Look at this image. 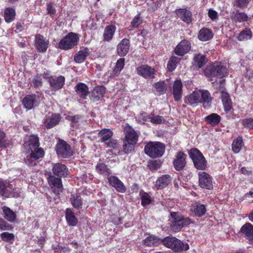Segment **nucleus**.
<instances>
[{"mask_svg": "<svg viewBox=\"0 0 253 253\" xmlns=\"http://www.w3.org/2000/svg\"><path fill=\"white\" fill-rule=\"evenodd\" d=\"M129 48V42L126 39H124L120 42L117 46V52L120 56L126 55Z\"/></svg>", "mask_w": 253, "mask_h": 253, "instance_id": "obj_22", "label": "nucleus"}, {"mask_svg": "<svg viewBox=\"0 0 253 253\" xmlns=\"http://www.w3.org/2000/svg\"><path fill=\"white\" fill-rule=\"evenodd\" d=\"M96 170L98 173L106 176H108L111 173L110 169L103 163L98 164L96 166Z\"/></svg>", "mask_w": 253, "mask_h": 253, "instance_id": "obj_43", "label": "nucleus"}, {"mask_svg": "<svg viewBox=\"0 0 253 253\" xmlns=\"http://www.w3.org/2000/svg\"><path fill=\"white\" fill-rule=\"evenodd\" d=\"M186 155L183 152H178L173 162V165L175 169L180 170L185 167L186 164L185 159Z\"/></svg>", "mask_w": 253, "mask_h": 253, "instance_id": "obj_16", "label": "nucleus"}, {"mask_svg": "<svg viewBox=\"0 0 253 253\" xmlns=\"http://www.w3.org/2000/svg\"><path fill=\"white\" fill-rule=\"evenodd\" d=\"M0 237L5 242H10L13 240L14 236L12 233L5 232L1 234Z\"/></svg>", "mask_w": 253, "mask_h": 253, "instance_id": "obj_53", "label": "nucleus"}, {"mask_svg": "<svg viewBox=\"0 0 253 253\" xmlns=\"http://www.w3.org/2000/svg\"><path fill=\"white\" fill-rule=\"evenodd\" d=\"M142 23V19L139 15L136 16L131 22V25L132 28H137Z\"/></svg>", "mask_w": 253, "mask_h": 253, "instance_id": "obj_57", "label": "nucleus"}, {"mask_svg": "<svg viewBox=\"0 0 253 253\" xmlns=\"http://www.w3.org/2000/svg\"><path fill=\"white\" fill-rule=\"evenodd\" d=\"M145 153L152 158L162 157L165 151V145L159 142L148 143L144 148Z\"/></svg>", "mask_w": 253, "mask_h": 253, "instance_id": "obj_7", "label": "nucleus"}, {"mask_svg": "<svg viewBox=\"0 0 253 253\" xmlns=\"http://www.w3.org/2000/svg\"><path fill=\"white\" fill-rule=\"evenodd\" d=\"M32 82L34 86L39 87L42 84V79L40 77H36L33 79Z\"/></svg>", "mask_w": 253, "mask_h": 253, "instance_id": "obj_62", "label": "nucleus"}, {"mask_svg": "<svg viewBox=\"0 0 253 253\" xmlns=\"http://www.w3.org/2000/svg\"><path fill=\"white\" fill-rule=\"evenodd\" d=\"M208 16L213 21L217 19L218 18V13L212 9H209Z\"/></svg>", "mask_w": 253, "mask_h": 253, "instance_id": "obj_59", "label": "nucleus"}, {"mask_svg": "<svg viewBox=\"0 0 253 253\" xmlns=\"http://www.w3.org/2000/svg\"><path fill=\"white\" fill-rule=\"evenodd\" d=\"M178 16L184 22L189 23L191 21V13L190 11L185 9H180L177 12Z\"/></svg>", "mask_w": 253, "mask_h": 253, "instance_id": "obj_39", "label": "nucleus"}, {"mask_svg": "<svg viewBox=\"0 0 253 253\" xmlns=\"http://www.w3.org/2000/svg\"><path fill=\"white\" fill-rule=\"evenodd\" d=\"M249 0H235V3L240 7H244L248 5Z\"/></svg>", "mask_w": 253, "mask_h": 253, "instance_id": "obj_61", "label": "nucleus"}, {"mask_svg": "<svg viewBox=\"0 0 253 253\" xmlns=\"http://www.w3.org/2000/svg\"><path fill=\"white\" fill-rule=\"evenodd\" d=\"M40 101V96L38 95H28L23 99L22 103L24 108L29 110L38 106Z\"/></svg>", "mask_w": 253, "mask_h": 253, "instance_id": "obj_10", "label": "nucleus"}, {"mask_svg": "<svg viewBox=\"0 0 253 253\" xmlns=\"http://www.w3.org/2000/svg\"><path fill=\"white\" fill-rule=\"evenodd\" d=\"M141 199V204L143 206L149 205L152 201L150 196L146 192H141L140 193Z\"/></svg>", "mask_w": 253, "mask_h": 253, "instance_id": "obj_47", "label": "nucleus"}, {"mask_svg": "<svg viewBox=\"0 0 253 253\" xmlns=\"http://www.w3.org/2000/svg\"><path fill=\"white\" fill-rule=\"evenodd\" d=\"M60 120L59 114L48 113L44 119V124L47 128H50L58 124Z\"/></svg>", "mask_w": 253, "mask_h": 253, "instance_id": "obj_14", "label": "nucleus"}, {"mask_svg": "<svg viewBox=\"0 0 253 253\" xmlns=\"http://www.w3.org/2000/svg\"><path fill=\"white\" fill-rule=\"evenodd\" d=\"M116 27L114 25L107 26L104 31L103 38L105 41H110L114 35Z\"/></svg>", "mask_w": 253, "mask_h": 253, "instance_id": "obj_31", "label": "nucleus"}, {"mask_svg": "<svg viewBox=\"0 0 253 253\" xmlns=\"http://www.w3.org/2000/svg\"><path fill=\"white\" fill-rule=\"evenodd\" d=\"M221 121V117L216 113H212L205 117V121L211 126L217 125Z\"/></svg>", "mask_w": 253, "mask_h": 253, "instance_id": "obj_34", "label": "nucleus"}, {"mask_svg": "<svg viewBox=\"0 0 253 253\" xmlns=\"http://www.w3.org/2000/svg\"><path fill=\"white\" fill-rule=\"evenodd\" d=\"M162 243L166 247L171 249L175 252L187 251L189 248L188 244L183 243L180 240L172 236H169L162 239Z\"/></svg>", "mask_w": 253, "mask_h": 253, "instance_id": "obj_6", "label": "nucleus"}, {"mask_svg": "<svg viewBox=\"0 0 253 253\" xmlns=\"http://www.w3.org/2000/svg\"><path fill=\"white\" fill-rule=\"evenodd\" d=\"M54 174L59 177H55L50 175L48 181L52 191L55 194H59L62 190V184L61 177L66 176L68 174V169L66 167L61 163H57L53 165L52 168Z\"/></svg>", "mask_w": 253, "mask_h": 253, "instance_id": "obj_3", "label": "nucleus"}, {"mask_svg": "<svg viewBox=\"0 0 253 253\" xmlns=\"http://www.w3.org/2000/svg\"><path fill=\"white\" fill-rule=\"evenodd\" d=\"M79 38L77 34L69 33L59 42L58 47L63 50H68L74 47L78 42Z\"/></svg>", "mask_w": 253, "mask_h": 253, "instance_id": "obj_9", "label": "nucleus"}, {"mask_svg": "<svg viewBox=\"0 0 253 253\" xmlns=\"http://www.w3.org/2000/svg\"><path fill=\"white\" fill-rule=\"evenodd\" d=\"M207 60L205 56L198 54L194 57V64L199 68H201L206 63Z\"/></svg>", "mask_w": 253, "mask_h": 253, "instance_id": "obj_42", "label": "nucleus"}, {"mask_svg": "<svg viewBox=\"0 0 253 253\" xmlns=\"http://www.w3.org/2000/svg\"><path fill=\"white\" fill-rule=\"evenodd\" d=\"M179 60V58L176 56H172L169 61L167 65L168 69L169 71H173L175 68L176 64Z\"/></svg>", "mask_w": 253, "mask_h": 253, "instance_id": "obj_46", "label": "nucleus"}, {"mask_svg": "<svg viewBox=\"0 0 253 253\" xmlns=\"http://www.w3.org/2000/svg\"><path fill=\"white\" fill-rule=\"evenodd\" d=\"M80 117L79 116H74L69 117L68 119L71 121V126L73 129L75 128L79 125L78 123L80 120Z\"/></svg>", "mask_w": 253, "mask_h": 253, "instance_id": "obj_54", "label": "nucleus"}, {"mask_svg": "<svg viewBox=\"0 0 253 253\" xmlns=\"http://www.w3.org/2000/svg\"><path fill=\"white\" fill-rule=\"evenodd\" d=\"M16 12L14 9L11 7H7L4 11V18L7 23L12 22L15 17Z\"/></svg>", "mask_w": 253, "mask_h": 253, "instance_id": "obj_36", "label": "nucleus"}, {"mask_svg": "<svg viewBox=\"0 0 253 253\" xmlns=\"http://www.w3.org/2000/svg\"><path fill=\"white\" fill-rule=\"evenodd\" d=\"M232 21L234 22H244L247 21L248 16L246 14L241 12H236L234 15L231 17Z\"/></svg>", "mask_w": 253, "mask_h": 253, "instance_id": "obj_45", "label": "nucleus"}, {"mask_svg": "<svg viewBox=\"0 0 253 253\" xmlns=\"http://www.w3.org/2000/svg\"><path fill=\"white\" fill-rule=\"evenodd\" d=\"M136 119L139 122L142 124L150 122V115H148L146 113H142L137 116Z\"/></svg>", "mask_w": 253, "mask_h": 253, "instance_id": "obj_50", "label": "nucleus"}, {"mask_svg": "<svg viewBox=\"0 0 253 253\" xmlns=\"http://www.w3.org/2000/svg\"><path fill=\"white\" fill-rule=\"evenodd\" d=\"M24 147L27 153H30V159H28L26 163L30 166L36 165V161L42 158L44 155L43 149L39 148V139L36 135L29 137L28 141L25 142Z\"/></svg>", "mask_w": 253, "mask_h": 253, "instance_id": "obj_1", "label": "nucleus"}, {"mask_svg": "<svg viewBox=\"0 0 253 253\" xmlns=\"http://www.w3.org/2000/svg\"><path fill=\"white\" fill-rule=\"evenodd\" d=\"M56 153L62 157L66 158L72 155L70 146L64 140H60L56 145Z\"/></svg>", "mask_w": 253, "mask_h": 253, "instance_id": "obj_11", "label": "nucleus"}, {"mask_svg": "<svg viewBox=\"0 0 253 253\" xmlns=\"http://www.w3.org/2000/svg\"><path fill=\"white\" fill-rule=\"evenodd\" d=\"M105 92V88L102 86H96L92 91L91 94V99L93 101L98 100L102 97Z\"/></svg>", "mask_w": 253, "mask_h": 253, "instance_id": "obj_25", "label": "nucleus"}, {"mask_svg": "<svg viewBox=\"0 0 253 253\" xmlns=\"http://www.w3.org/2000/svg\"><path fill=\"white\" fill-rule=\"evenodd\" d=\"M191 48L190 42L187 40H182L174 49L175 53L179 56H183L187 53Z\"/></svg>", "mask_w": 253, "mask_h": 253, "instance_id": "obj_15", "label": "nucleus"}, {"mask_svg": "<svg viewBox=\"0 0 253 253\" xmlns=\"http://www.w3.org/2000/svg\"><path fill=\"white\" fill-rule=\"evenodd\" d=\"M135 143L124 140V151L126 153H129L134 149V146Z\"/></svg>", "mask_w": 253, "mask_h": 253, "instance_id": "obj_52", "label": "nucleus"}, {"mask_svg": "<svg viewBox=\"0 0 253 253\" xmlns=\"http://www.w3.org/2000/svg\"><path fill=\"white\" fill-rule=\"evenodd\" d=\"M169 220L170 229L174 232H179L184 226L192 222L189 218H184L180 213L177 212H171Z\"/></svg>", "mask_w": 253, "mask_h": 253, "instance_id": "obj_5", "label": "nucleus"}, {"mask_svg": "<svg viewBox=\"0 0 253 253\" xmlns=\"http://www.w3.org/2000/svg\"><path fill=\"white\" fill-rule=\"evenodd\" d=\"M125 131L126 136L125 140L136 144L138 140V134L130 127H126Z\"/></svg>", "mask_w": 253, "mask_h": 253, "instance_id": "obj_24", "label": "nucleus"}, {"mask_svg": "<svg viewBox=\"0 0 253 253\" xmlns=\"http://www.w3.org/2000/svg\"><path fill=\"white\" fill-rule=\"evenodd\" d=\"M107 147L113 148L114 150L118 149L119 144L116 140L111 139L105 143Z\"/></svg>", "mask_w": 253, "mask_h": 253, "instance_id": "obj_55", "label": "nucleus"}, {"mask_svg": "<svg viewBox=\"0 0 253 253\" xmlns=\"http://www.w3.org/2000/svg\"><path fill=\"white\" fill-rule=\"evenodd\" d=\"M8 197L12 196L13 197H18L20 196V190L19 188L14 189L12 186V189L9 190Z\"/></svg>", "mask_w": 253, "mask_h": 253, "instance_id": "obj_60", "label": "nucleus"}, {"mask_svg": "<svg viewBox=\"0 0 253 253\" xmlns=\"http://www.w3.org/2000/svg\"><path fill=\"white\" fill-rule=\"evenodd\" d=\"M232 150L235 153H238L243 146V140L241 137H238L232 143Z\"/></svg>", "mask_w": 253, "mask_h": 253, "instance_id": "obj_44", "label": "nucleus"}, {"mask_svg": "<svg viewBox=\"0 0 253 253\" xmlns=\"http://www.w3.org/2000/svg\"><path fill=\"white\" fill-rule=\"evenodd\" d=\"M199 185L201 187L207 189H211L212 188L211 177L208 173L202 171L198 174Z\"/></svg>", "mask_w": 253, "mask_h": 253, "instance_id": "obj_12", "label": "nucleus"}, {"mask_svg": "<svg viewBox=\"0 0 253 253\" xmlns=\"http://www.w3.org/2000/svg\"><path fill=\"white\" fill-rule=\"evenodd\" d=\"M36 47L38 51L44 52L48 47V41L43 36L38 35L36 37Z\"/></svg>", "mask_w": 253, "mask_h": 253, "instance_id": "obj_21", "label": "nucleus"}, {"mask_svg": "<svg viewBox=\"0 0 253 253\" xmlns=\"http://www.w3.org/2000/svg\"><path fill=\"white\" fill-rule=\"evenodd\" d=\"M109 184L117 191L124 193L126 188L123 182L116 176H111L108 178Z\"/></svg>", "mask_w": 253, "mask_h": 253, "instance_id": "obj_18", "label": "nucleus"}, {"mask_svg": "<svg viewBox=\"0 0 253 253\" xmlns=\"http://www.w3.org/2000/svg\"><path fill=\"white\" fill-rule=\"evenodd\" d=\"M66 221L69 226H75L78 223V219L71 209H67L65 212Z\"/></svg>", "mask_w": 253, "mask_h": 253, "instance_id": "obj_26", "label": "nucleus"}, {"mask_svg": "<svg viewBox=\"0 0 253 253\" xmlns=\"http://www.w3.org/2000/svg\"><path fill=\"white\" fill-rule=\"evenodd\" d=\"M192 211L196 215L202 216L205 214L207 210L205 205L196 203L193 205Z\"/></svg>", "mask_w": 253, "mask_h": 253, "instance_id": "obj_35", "label": "nucleus"}, {"mask_svg": "<svg viewBox=\"0 0 253 253\" xmlns=\"http://www.w3.org/2000/svg\"><path fill=\"white\" fill-rule=\"evenodd\" d=\"M76 90L77 94L83 99L86 98L88 94V88L87 86L84 83H80L76 85Z\"/></svg>", "mask_w": 253, "mask_h": 253, "instance_id": "obj_27", "label": "nucleus"}, {"mask_svg": "<svg viewBox=\"0 0 253 253\" xmlns=\"http://www.w3.org/2000/svg\"><path fill=\"white\" fill-rule=\"evenodd\" d=\"M49 82L51 89L53 90H57L63 87L65 82V78L62 76L51 77L49 79Z\"/></svg>", "mask_w": 253, "mask_h": 253, "instance_id": "obj_19", "label": "nucleus"}, {"mask_svg": "<svg viewBox=\"0 0 253 253\" xmlns=\"http://www.w3.org/2000/svg\"><path fill=\"white\" fill-rule=\"evenodd\" d=\"M125 59L124 58H120L117 62L116 65L114 70L115 75L119 74L124 66Z\"/></svg>", "mask_w": 253, "mask_h": 253, "instance_id": "obj_49", "label": "nucleus"}, {"mask_svg": "<svg viewBox=\"0 0 253 253\" xmlns=\"http://www.w3.org/2000/svg\"><path fill=\"white\" fill-rule=\"evenodd\" d=\"M252 37V32L250 30L246 29L242 31L239 36L238 40L240 41L249 40Z\"/></svg>", "mask_w": 253, "mask_h": 253, "instance_id": "obj_48", "label": "nucleus"}, {"mask_svg": "<svg viewBox=\"0 0 253 253\" xmlns=\"http://www.w3.org/2000/svg\"><path fill=\"white\" fill-rule=\"evenodd\" d=\"M213 34L211 30L208 28H203L200 30L198 34L199 40L205 42L212 38Z\"/></svg>", "mask_w": 253, "mask_h": 253, "instance_id": "obj_28", "label": "nucleus"}, {"mask_svg": "<svg viewBox=\"0 0 253 253\" xmlns=\"http://www.w3.org/2000/svg\"><path fill=\"white\" fill-rule=\"evenodd\" d=\"M212 98L210 92L204 89H196L185 98V102L193 106L203 103L205 108H209L211 104Z\"/></svg>", "mask_w": 253, "mask_h": 253, "instance_id": "obj_2", "label": "nucleus"}, {"mask_svg": "<svg viewBox=\"0 0 253 253\" xmlns=\"http://www.w3.org/2000/svg\"><path fill=\"white\" fill-rule=\"evenodd\" d=\"M4 218L10 222L14 221L16 218V214L9 208L3 207L2 208Z\"/></svg>", "mask_w": 253, "mask_h": 253, "instance_id": "obj_41", "label": "nucleus"}, {"mask_svg": "<svg viewBox=\"0 0 253 253\" xmlns=\"http://www.w3.org/2000/svg\"><path fill=\"white\" fill-rule=\"evenodd\" d=\"M136 71L138 75L146 79L155 77V69L147 65H143L137 67Z\"/></svg>", "mask_w": 253, "mask_h": 253, "instance_id": "obj_13", "label": "nucleus"}, {"mask_svg": "<svg viewBox=\"0 0 253 253\" xmlns=\"http://www.w3.org/2000/svg\"><path fill=\"white\" fill-rule=\"evenodd\" d=\"M195 167L198 169L204 170L207 167V161L203 154L197 149L193 148L189 152Z\"/></svg>", "mask_w": 253, "mask_h": 253, "instance_id": "obj_8", "label": "nucleus"}, {"mask_svg": "<svg viewBox=\"0 0 253 253\" xmlns=\"http://www.w3.org/2000/svg\"><path fill=\"white\" fill-rule=\"evenodd\" d=\"M11 228V226L3 219H0V229L2 230H8Z\"/></svg>", "mask_w": 253, "mask_h": 253, "instance_id": "obj_58", "label": "nucleus"}, {"mask_svg": "<svg viewBox=\"0 0 253 253\" xmlns=\"http://www.w3.org/2000/svg\"><path fill=\"white\" fill-rule=\"evenodd\" d=\"M162 243V239L155 236H149L144 240V244L147 246H157Z\"/></svg>", "mask_w": 253, "mask_h": 253, "instance_id": "obj_37", "label": "nucleus"}, {"mask_svg": "<svg viewBox=\"0 0 253 253\" xmlns=\"http://www.w3.org/2000/svg\"><path fill=\"white\" fill-rule=\"evenodd\" d=\"M150 169H156L159 168V164L156 161H152L150 164Z\"/></svg>", "mask_w": 253, "mask_h": 253, "instance_id": "obj_64", "label": "nucleus"}, {"mask_svg": "<svg viewBox=\"0 0 253 253\" xmlns=\"http://www.w3.org/2000/svg\"><path fill=\"white\" fill-rule=\"evenodd\" d=\"M12 189V185L6 181L0 180V194L3 197H8L9 190Z\"/></svg>", "mask_w": 253, "mask_h": 253, "instance_id": "obj_32", "label": "nucleus"}, {"mask_svg": "<svg viewBox=\"0 0 253 253\" xmlns=\"http://www.w3.org/2000/svg\"><path fill=\"white\" fill-rule=\"evenodd\" d=\"M171 181V177L168 174L159 177L156 181L155 186L159 189L168 186Z\"/></svg>", "mask_w": 253, "mask_h": 253, "instance_id": "obj_23", "label": "nucleus"}, {"mask_svg": "<svg viewBox=\"0 0 253 253\" xmlns=\"http://www.w3.org/2000/svg\"><path fill=\"white\" fill-rule=\"evenodd\" d=\"M70 202L72 205L76 209H79L82 208L84 203L83 200L80 195L78 194H73L71 195Z\"/></svg>", "mask_w": 253, "mask_h": 253, "instance_id": "obj_30", "label": "nucleus"}, {"mask_svg": "<svg viewBox=\"0 0 253 253\" xmlns=\"http://www.w3.org/2000/svg\"><path fill=\"white\" fill-rule=\"evenodd\" d=\"M205 74L207 76L211 78V81L213 82L212 84L219 83L222 84L225 81L223 78L228 75V71L226 68L221 63L215 62L206 69Z\"/></svg>", "mask_w": 253, "mask_h": 253, "instance_id": "obj_4", "label": "nucleus"}, {"mask_svg": "<svg viewBox=\"0 0 253 253\" xmlns=\"http://www.w3.org/2000/svg\"><path fill=\"white\" fill-rule=\"evenodd\" d=\"M154 91L158 95H161L165 93L167 86L164 81H159L153 84Z\"/></svg>", "mask_w": 253, "mask_h": 253, "instance_id": "obj_33", "label": "nucleus"}, {"mask_svg": "<svg viewBox=\"0 0 253 253\" xmlns=\"http://www.w3.org/2000/svg\"><path fill=\"white\" fill-rule=\"evenodd\" d=\"M240 232L245 236L251 243L253 244V225L246 223L240 229Z\"/></svg>", "mask_w": 253, "mask_h": 253, "instance_id": "obj_20", "label": "nucleus"}, {"mask_svg": "<svg viewBox=\"0 0 253 253\" xmlns=\"http://www.w3.org/2000/svg\"><path fill=\"white\" fill-rule=\"evenodd\" d=\"M221 97L225 111H230L232 108V102L228 93L224 90H222Z\"/></svg>", "mask_w": 253, "mask_h": 253, "instance_id": "obj_29", "label": "nucleus"}, {"mask_svg": "<svg viewBox=\"0 0 253 253\" xmlns=\"http://www.w3.org/2000/svg\"><path fill=\"white\" fill-rule=\"evenodd\" d=\"M99 135L101 137V142L105 143L111 139L113 132L110 129H104L99 131Z\"/></svg>", "mask_w": 253, "mask_h": 253, "instance_id": "obj_40", "label": "nucleus"}, {"mask_svg": "<svg viewBox=\"0 0 253 253\" xmlns=\"http://www.w3.org/2000/svg\"><path fill=\"white\" fill-rule=\"evenodd\" d=\"M47 10L48 13L50 15H53L55 13V10L53 7L52 4L51 3H48L47 5Z\"/></svg>", "mask_w": 253, "mask_h": 253, "instance_id": "obj_63", "label": "nucleus"}, {"mask_svg": "<svg viewBox=\"0 0 253 253\" xmlns=\"http://www.w3.org/2000/svg\"><path fill=\"white\" fill-rule=\"evenodd\" d=\"M183 84L180 80L174 81L172 86V93L175 101H178L182 97Z\"/></svg>", "mask_w": 253, "mask_h": 253, "instance_id": "obj_17", "label": "nucleus"}, {"mask_svg": "<svg viewBox=\"0 0 253 253\" xmlns=\"http://www.w3.org/2000/svg\"><path fill=\"white\" fill-rule=\"evenodd\" d=\"M164 122V119L162 116L159 115H155L154 114L150 115V122L154 124H160Z\"/></svg>", "mask_w": 253, "mask_h": 253, "instance_id": "obj_51", "label": "nucleus"}, {"mask_svg": "<svg viewBox=\"0 0 253 253\" xmlns=\"http://www.w3.org/2000/svg\"><path fill=\"white\" fill-rule=\"evenodd\" d=\"M88 50L86 48L79 51L74 56V60L78 63L83 62L88 55Z\"/></svg>", "mask_w": 253, "mask_h": 253, "instance_id": "obj_38", "label": "nucleus"}, {"mask_svg": "<svg viewBox=\"0 0 253 253\" xmlns=\"http://www.w3.org/2000/svg\"><path fill=\"white\" fill-rule=\"evenodd\" d=\"M242 124L244 127L248 128H253V119L248 118L242 121Z\"/></svg>", "mask_w": 253, "mask_h": 253, "instance_id": "obj_56", "label": "nucleus"}]
</instances>
